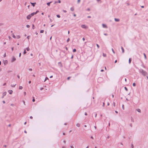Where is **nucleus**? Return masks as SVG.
I'll return each instance as SVG.
<instances>
[{"instance_id": "obj_22", "label": "nucleus", "mask_w": 148, "mask_h": 148, "mask_svg": "<svg viewBox=\"0 0 148 148\" xmlns=\"http://www.w3.org/2000/svg\"><path fill=\"white\" fill-rule=\"evenodd\" d=\"M23 87L22 86H19V89L21 90L23 89Z\"/></svg>"}, {"instance_id": "obj_3", "label": "nucleus", "mask_w": 148, "mask_h": 148, "mask_svg": "<svg viewBox=\"0 0 148 148\" xmlns=\"http://www.w3.org/2000/svg\"><path fill=\"white\" fill-rule=\"evenodd\" d=\"M81 27L84 29H86L87 28V27L84 25H81Z\"/></svg>"}, {"instance_id": "obj_12", "label": "nucleus", "mask_w": 148, "mask_h": 148, "mask_svg": "<svg viewBox=\"0 0 148 148\" xmlns=\"http://www.w3.org/2000/svg\"><path fill=\"white\" fill-rule=\"evenodd\" d=\"M51 3L52 1H50L49 2L47 3V4L48 6H49L50 5V4Z\"/></svg>"}, {"instance_id": "obj_9", "label": "nucleus", "mask_w": 148, "mask_h": 148, "mask_svg": "<svg viewBox=\"0 0 148 148\" xmlns=\"http://www.w3.org/2000/svg\"><path fill=\"white\" fill-rule=\"evenodd\" d=\"M121 49L122 51V53H124V50L123 47H121Z\"/></svg>"}, {"instance_id": "obj_10", "label": "nucleus", "mask_w": 148, "mask_h": 148, "mask_svg": "<svg viewBox=\"0 0 148 148\" xmlns=\"http://www.w3.org/2000/svg\"><path fill=\"white\" fill-rule=\"evenodd\" d=\"M136 110L138 112H141V110H140V109H139V108L137 109H136Z\"/></svg>"}, {"instance_id": "obj_58", "label": "nucleus", "mask_w": 148, "mask_h": 148, "mask_svg": "<svg viewBox=\"0 0 148 148\" xmlns=\"http://www.w3.org/2000/svg\"><path fill=\"white\" fill-rule=\"evenodd\" d=\"M57 3V2L56 1H55L54 3V4H55L56 3Z\"/></svg>"}, {"instance_id": "obj_33", "label": "nucleus", "mask_w": 148, "mask_h": 148, "mask_svg": "<svg viewBox=\"0 0 148 148\" xmlns=\"http://www.w3.org/2000/svg\"><path fill=\"white\" fill-rule=\"evenodd\" d=\"M12 37L14 38H16V36L14 34H13Z\"/></svg>"}, {"instance_id": "obj_52", "label": "nucleus", "mask_w": 148, "mask_h": 148, "mask_svg": "<svg viewBox=\"0 0 148 148\" xmlns=\"http://www.w3.org/2000/svg\"><path fill=\"white\" fill-rule=\"evenodd\" d=\"M87 10H88V11H89L90 10V9L89 8H88L87 9Z\"/></svg>"}, {"instance_id": "obj_62", "label": "nucleus", "mask_w": 148, "mask_h": 148, "mask_svg": "<svg viewBox=\"0 0 148 148\" xmlns=\"http://www.w3.org/2000/svg\"><path fill=\"white\" fill-rule=\"evenodd\" d=\"M30 118L31 119H33V117H32V116H30Z\"/></svg>"}, {"instance_id": "obj_44", "label": "nucleus", "mask_w": 148, "mask_h": 148, "mask_svg": "<svg viewBox=\"0 0 148 148\" xmlns=\"http://www.w3.org/2000/svg\"><path fill=\"white\" fill-rule=\"evenodd\" d=\"M44 89V88H40V90H43Z\"/></svg>"}, {"instance_id": "obj_53", "label": "nucleus", "mask_w": 148, "mask_h": 148, "mask_svg": "<svg viewBox=\"0 0 148 148\" xmlns=\"http://www.w3.org/2000/svg\"><path fill=\"white\" fill-rule=\"evenodd\" d=\"M73 16H75V17L76 16V14H73Z\"/></svg>"}, {"instance_id": "obj_63", "label": "nucleus", "mask_w": 148, "mask_h": 148, "mask_svg": "<svg viewBox=\"0 0 148 148\" xmlns=\"http://www.w3.org/2000/svg\"><path fill=\"white\" fill-rule=\"evenodd\" d=\"M62 148H65V147L64 146H62Z\"/></svg>"}, {"instance_id": "obj_14", "label": "nucleus", "mask_w": 148, "mask_h": 148, "mask_svg": "<svg viewBox=\"0 0 148 148\" xmlns=\"http://www.w3.org/2000/svg\"><path fill=\"white\" fill-rule=\"evenodd\" d=\"M58 64H59V65L61 67H62V63H61V62H59L58 63Z\"/></svg>"}, {"instance_id": "obj_16", "label": "nucleus", "mask_w": 148, "mask_h": 148, "mask_svg": "<svg viewBox=\"0 0 148 148\" xmlns=\"http://www.w3.org/2000/svg\"><path fill=\"white\" fill-rule=\"evenodd\" d=\"M143 55H144V57H145V59H147V57H146V55L145 53H143Z\"/></svg>"}, {"instance_id": "obj_8", "label": "nucleus", "mask_w": 148, "mask_h": 148, "mask_svg": "<svg viewBox=\"0 0 148 148\" xmlns=\"http://www.w3.org/2000/svg\"><path fill=\"white\" fill-rule=\"evenodd\" d=\"M6 93L7 92H3V96H5L6 94Z\"/></svg>"}, {"instance_id": "obj_59", "label": "nucleus", "mask_w": 148, "mask_h": 148, "mask_svg": "<svg viewBox=\"0 0 148 148\" xmlns=\"http://www.w3.org/2000/svg\"><path fill=\"white\" fill-rule=\"evenodd\" d=\"M27 38L28 39H29V36H28L27 37Z\"/></svg>"}, {"instance_id": "obj_5", "label": "nucleus", "mask_w": 148, "mask_h": 148, "mask_svg": "<svg viewBox=\"0 0 148 148\" xmlns=\"http://www.w3.org/2000/svg\"><path fill=\"white\" fill-rule=\"evenodd\" d=\"M8 92L10 94H12L13 92V91L12 90H9Z\"/></svg>"}, {"instance_id": "obj_11", "label": "nucleus", "mask_w": 148, "mask_h": 148, "mask_svg": "<svg viewBox=\"0 0 148 148\" xmlns=\"http://www.w3.org/2000/svg\"><path fill=\"white\" fill-rule=\"evenodd\" d=\"M131 61H132V59L131 58H130L129 60V64H130L131 63Z\"/></svg>"}, {"instance_id": "obj_27", "label": "nucleus", "mask_w": 148, "mask_h": 148, "mask_svg": "<svg viewBox=\"0 0 148 148\" xmlns=\"http://www.w3.org/2000/svg\"><path fill=\"white\" fill-rule=\"evenodd\" d=\"M76 49H74L73 50V52H75L76 51Z\"/></svg>"}, {"instance_id": "obj_56", "label": "nucleus", "mask_w": 148, "mask_h": 148, "mask_svg": "<svg viewBox=\"0 0 148 148\" xmlns=\"http://www.w3.org/2000/svg\"><path fill=\"white\" fill-rule=\"evenodd\" d=\"M13 49H14V47H12V51H13Z\"/></svg>"}, {"instance_id": "obj_32", "label": "nucleus", "mask_w": 148, "mask_h": 148, "mask_svg": "<svg viewBox=\"0 0 148 148\" xmlns=\"http://www.w3.org/2000/svg\"><path fill=\"white\" fill-rule=\"evenodd\" d=\"M124 88H125V90L126 91H127L128 89H127V88H126V87H124Z\"/></svg>"}, {"instance_id": "obj_28", "label": "nucleus", "mask_w": 148, "mask_h": 148, "mask_svg": "<svg viewBox=\"0 0 148 148\" xmlns=\"http://www.w3.org/2000/svg\"><path fill=\"white\" fill-rule=\"evenodd\" d=\"M44 32V30H41L40 31V33H43Z\"/></svg>"}, {"instance_id": "obj_7", "label": "nucleus", "mask_w": 148, "mask_h": 148, "mask_svg": "<svg viewBox=\"0 0 148 148\" xmlns=\"http://www.w3.org/2000/svg\"><path fill=\"white\" fill-rule=\"evenodd\" d=\"M102 25L103 27L105 28H107V26L106 25H105L104 24H102Z\"/></svg>"}, {"instance_id": "obj_57", "label": "nucleus", "mask_w": 148, "mask_h": 148, "mask_svg": "<svg viewBox=\"0 0 148 148\" xmlns=\"http://www.w3.org/2000/svg\"><path fill=\"white\" fill-rule=\"evenodd\" d=\"M82 40H83L84 41V40H85V38H82Z\"/></svg>"}, {"instance_id": "obj_36", "label": "nucleus", "mask_w": 148, "mask_h": 148, "mask_svg": "<svg viewBox=\"0 0 148 148\" xmlns=\"http://www.w3.org/2000/svg\"><path fill=\"white\" fill-rule=\"evenodd\" d=\"M133 86H136V84L135 83H134L133 84Z\"/></svg>"}, {"instance_id": "obj_18", "label": "nucleus", "mask_w": 148, "mask_h": 148, "mask_svg": "<svg viewBox=\"0 0 148 148\" xmlns=\"http://www.w3.org/2000/svg\"><path fill=\"white\" fill-rule=\"evenodd\" d=\"M106 54H105V53H103V56L104 57H106Z\"/></svg>"}, {"instance_id": "obj_60", "label": "nucleus", "mask_w": 148, "mask_h": 148, "mask_svg": "<svg viewBox=\"0 0 148 148\" xmlns=\"http://www.w3.org/2000/svg\"><path fill=\"white\" fill-rule=\"evenodd\" d=\"M17 77L19 79L20 78V77L19 75H17Z\"/></svg>"}, {"instance_id": "obj_21", "label": "nucleus", "mask_w": 148, "mask_h": 148, "mask_svg": "<svg viewBox=\"0 0 148 148\" xmlns=\"http://www.w3.org/2000/svg\"><path fill=\"white\" fill-rule=\"evenodd\" d=\"M70 10L71 11H73L74 10V8L73 7H71L70 8Z\"/></svg>"}, {"instance_id": "obj_64", "label": "nucleus", "mask_w": 148, "mask_h": 148, "mask_svg": "<svg viewBox=\"0 0 148 148\" xmlns=\"http://www.w3.org/2000/svg\"><path fill=\"white\" fill-rule=\"evenodd\" d=\"M24 94L25 95H26V92H24Z\"/></svg>"}, {"instance_id": "obj_47", "label": "nucleus", "mask_w": 148, "mask_h": 148, "mask_svg": "<svg viewBox=\"0 0 148 148\" xmlns=\"http://www.w3.org/2000/svg\"><path fill=\"white\" fill-rule=\"evenodd\" d=\"M80 0H77V3H79L80 2Z\"/></svg>"}, {"instance_id": "obj_43", "label": "nucleus", "mask_w": 148, "mask_h": 148, "mask_svg": "<svg viewBox=\"0 0 148 148\" xmlns=\"http://www.w3.org/2000/svg\"><path fill=\"white\" fill-rule=\"evenodd\" d=\"M29 71H32V69L30 68V69H29Z\"/></svg>"}, {"instance_id": "obj_29", "label": "nucleus", "mask_w": 148, "mask_h": 148, "mask_svg": "<svg viewBox=\"0 0 148 148\" xmlns=\"http://www.w3.org/2000/svg\"><path fill=\"white\" fill-rule=\"evenodd\" d=\"M69 40H70V38H68L66 40V41L67 42H68L69 41Z\"/></svg>"}, {"instance_id": "obj_49", "label": "nucleus", "mask_w": 148, "mask_h": 148, "mask_svg": "<svg viewBox=\"0 0 148 148\" xmlns=\"http://www.w3.org/2000/svg\"><path fill=\"white\" fill-rule=\"evenodd\" d=\"M85 115H87V113L86 112H85Z\"/></svg>"}, {"instance_id": "obj_23", "label": "nucleus", "mask_w": 148, "mask_h": 148, "mask_svg": "<svg viewBox=\"0 0 148 148\" xmlns=\"http://www.w3.org/2000/svg\"><path fill=\"white\" fill-rule=\"evenodd\" d=\"M26 53V49H25V50H24V52H23V54H25Z\"/></svg>"}, {"instance_id": "obj_2", "label": "nucleus", "mask_w": 148, "mask_h": 148, "mask_svg": "<svg viewBox=\"0 0 148 148\" xmlns=\"http://www.w3.org/2000/svg\"><path fill=\"white\" fill-rule=\"evenodd\" d=\"M16 58H15L14 57H12V59L11 60V62H13L15 60H16Z\"/></svg>"}, {"instance_id": "obj_39", "label": "nucleus", "mask_w": 148, "mask_h": 148, "mask_svg": "<svg viewBox=\"0 0 148 148\" xmlns=\"http://www.w3.org/2000/svg\"><path fill=\"white\" fill-rule=\"evenodd\" d=\"M38 12V11H37L36 12H34V14H36Z\"/></svg>"}, {"instance_id": "obj_1", "label": "nucleus", "mask_w": 148, "mask_h": 148, "mask_svg": "<svg viewBox=\"0 0 148 148\" xmlns=\"http://www.w3.org/2000/svg\"><path fill=\"white\" fill-rule=\"evenodd\" d=\"M139 72L144 76L146 75L147 74V73L146 71H145L142 69H140L139 70Z\"/></svg>"}, {"instance_id": "obj_51", "label": "nucleus", "mask_w": 148, "mask_h": 148, "mask_svg": "<svg viewBox=\"0 0 148 148\" xmlns=\"http://www.w3.org/2000/svg\"><path fill=\"white\" fill-rule=\"evenodd\" d=\"M70 77H68L67 78V79L68 80H69L70 78Z\"/></svg>"}, {"instance_id": "obj_17", "label": "nucleus", "mask_w": 148, "mask_h": 148, "mask_svg": "<svg viewBox=\"0 0 148 148\" xmlns=\"http://www.w3.org/2000/svg\"><path fill=\"white\" fill-rule=\"evenodd\" d=\"M131 121L132 122H134V120L132 117H131Z\"/></svg>"}, {"instance_id": "obj_20", "label": "nucleus", "mask_w": 148, "mask_h": 148, "mask_svg": "<svg viewBox=\"0 0 148 148\" xmlns=\"http://www.w3.org/2000/svg\"><path fill=\"white\" fill-rule=\"evenodd\" d=\"M30 14L31 16H34L35 14H34V12H33L31 14Z\"/></svg>"}, {"instance_id": "obj_19", "label": "nucleus", "mask_w": 148, "mask_h": 148, "mask_svg": "<svg viewBox=\"0 0 148 148\" xmlns=\"http://www.w3.org/2000/svg\"><path fill=\"white\" fill-rule=\"evenodd\" d=\"M76 126L77 127H79L80 126V124L79 123H77L76 124Z\"/></svg>"}, {"instance_id": "obj_31", "label": "nucleus", "mask_w": 148, "mask_h": 148, "mask_svg": "<svg viewBox=\"0 0 148 148\" xmlns=\"http://www.w3.org/2000/svg\"><path fill=\"white\" fill-rule=\"evenodd\" d=\"M112 51L113 53L114 54V53H115V52H114V49H113L112 48Z\"/></svg>"}, {"instance_id": "obj_48", "label": "nucleus", "mask_w": 148, "mask_h": 148, "mask_svg": "<svg viewBox=\"0 0 148 148\" xmlns=\"http://www.w3.org/2000/svg\"><path fill=\"white\" fill-rule=\"evenodd\" d=\"M104 105H105V103L104 102H103V107L104 106Z\"/></svg>"}, {"instance_id": "obj_38", "label": "nucleus", "mask_w": 148, "mask_h": 148, "mask_svg": "<svg viewBox=\"0 0 148 148\" xmlns=\"http://www.w3.org/2000/svg\"><path fill=\"white\" fill-rule=\"evenodd\" d=\"M35 28V27L34 26V25H32V29H34Z\"/></svg>"}, {"instance_id": "obj_4", "label": "nucleus", "mask_w": 148, "mask_h": 148, "mask_svg": "<svg viewBox=\"0 0 148 148\" xmlns=\"http://www.w3.org/2000/svg\"><path fill=\"white\" fill-rule=\"evenodd\" d=\"M31 16L30 15V14H29V15H28L27 16V19H30V18H31Z\"/></svg>"}, {"instance_id": "obj_41", "label": "nucleus", "mask_w": 148, "mask_h": 148, "mask_svg": "<svg viewBox=\"0 0 148 148\" xmlns=\"http://www.w3.org/2000/svg\"><path fill=\"white\" fill-rule=\"evenodd\" d=\"M49 20H50V21L51 22H52L53 21L52 20L51 18H50Z\"/></svg>"}, {"instance_id": "obj_45", "label": "nucleus", "mask_w": 148, "mask_h": 148, "mask_svg": "<svg viewBox=\"0 0 148 148\" xmlns=\"http://www.w3.org/2000/svg\"><path fill=\"white\" fill-rule=\"evenodd\" d=\"M131 148H134V146L133 145H131Z\"/></svg>"}, {"instance_id": "obj_24", "label": "nucleus", "mask_w": 148, "mask_h": 148, "mask_svg": "<svg viewBox=\"0 0 148 148\" xmlns=\"http://www.w3.org/2000/svg\"><path fill=\"white\" fill-rule=\"evenodd\" d=\"M20 38V36L19 35H18V36H16V38H17L19 39V38Z\"/></svg>"}, {"instance_id": "obj_50", "label": "nucleus", "mask_w": 148, "mask_h": 148, "mask_svg": "<svg viewBox=\"0 0 148 148\" xmlns=\"http://www.w3.org/2000/svg\"><path fill=\"white\" fill-rule=\"evenodd\" d=\"M6 56V53H5L4 54V56H4V57H5Z\"/></svg>"}, {"instance_id": "obj_25", "label": "nucleus", "mask_w": 148, "mask_h": 148, "mask_svg": "<svg viewBox=\"0 0 148 148\" xmlns=\"http://www.w3.org/2000/svg\"><path fill=\"white\" fill-rule=\"evenodd\" d=\"M26 49L27 50V51H29L30 50V49L29 48V47H27L26 48Z\"/></svg>"}, {"instance_id": "obj_37", "label": "nucleus", "mask_w": 148, "mask_h": 148, "mask_svg": "<svg viewBox=\"0 0 148 148\" xmlns=\"http://www.w3.org/2000/svg\"><path fill=\"white\" fill-rule=\"evenodd\" d=\"M33 102H34L35 101V100L34 97H33V99H32Z\"/></svg>"}, {"instance_id": "obj_42", "label": "nucleus", "mask_w": 148, "mask_h": 148, "mask_svg": "<svg viewBox=\"0 0 148 148\" xmlns=\"http://www.w3.org/2000/svg\"><path fill=\"white\" fill-rule=\"evenodd\" d=\"M63 12H65V13H66L67 12L66 11V10H63Z\"/></svg>"}, {"instance_id": "obj_15", "label": "nucleus", "mask_w": 148, "mask_h": 148, "mask_svg": "<svg viewBox=\"0 0 148 148\" xmlns=\"http://www.w3.org/2000/svg\"><path fill=\"white\" fill-rule=\"evenodd\" d=\"M16 85V84H15V85H12V84H11V86L12 87H15V86Z\"/></svg>"}, {"instance_id": "obj_40", "label": "nucleus", "mask_w": 148, "mask_h": 148, "mask_svg": "<svg viewBox=\"0 0 148 148\" xmlns=\"http://www.w3.org/2000/svg\"><path fill=\"white\" fill-rule=\"evenodd\" d=\"M70 147L71 148H74V147L72 145L70 146Z\"/></svg>"}, {"instance_id": "obj_34", "label": "nucleus", "mask_w": 148, "mask_h": 148, "mask_svg": "<svg viewBox=\"0 0 148 148\" xmlns=\"http://www.w3.org/2000/svg\"><path fill=\"white\" fill-rule=\"evenodd\" d=\"M96 45H97V47L98 48V49L99 48V45L98 44H96Z\"/></svg>"}, {"instance_id": "obj_61", "label": "nucleus", "mask_w": 148, "mask_h": 148, "mask_svg": "<svg viewBox=\"0 0 148 148\" xmlns=\"http://www.w3.org/2000/svg\"><path fill=\"white\" fill-rule=\"evenodd\" d=\"M6 85V83H4L3 84V86H5V85Z\"/></svg>"}, {"instance_id": "obj_26", "label": "nucleus", "mask_w": 148, "mask_h": 148, "mask_svg": "<svg viewBox=\"0 0 148 148\" xmlns=\"http://www.w3.org/2000/svg\"><path fill=\"white\" fill-rule=\"evenodd\" d=\"M47 79H48V78L47 77H45V80L44 81V82H45Z\"/></svg>"}, {"instance_id": "obj_35", "label": "nucleus", "mask_w": 148, "mask_h": 148, "mask_svg": "<svg viewBox=\"0 0 148 148\" xmlns=\"http://www.w3.org/2000/svg\"><path fill=\"white\" fill-rule=\"evenodd\" d=\"M26 27L27 28H29L30 27V26L28 25H26Z\"/></svg>"}, {"instance_id": "obj_13", "label": "nucleus", "mask_w": 148, "mask_h": 148, "mask_svg": "<svg viewBox=\"0 0 148 148\" xmlns=\"http://www.w3.org/2000/svg\"><path fill=\"white\" fill-rule=\"evenodd\" d=\"M31 3L32 4V5L33 6H34L36 4V3H33L31 2Z\"/></svg>"}, {"instance_id": "obj_55", "label": "nucleus", "mask_w": 148, "mask_h": 148, "mask_svg": "<svg viewBox=\"0 0 148 148\" xmlns=\"http://www.w3.org/2000/svg\"><path fill=\"white\" fill-rule=\"evenodd\" d=\"M88 18H91V16H88Z\"/></svg>"}, {"instance_id": "obj_6", "label": "nucleus", "mask_w": 148, "mask_h": 148, "mask_svg": "<svg viewBox=\"0 0 148 148\" xmlns=\"http://www.w3.org/2000/svg\"><path fill=\"white\" fill-rule=\"evenodd\" d=\"M114 19L115 21L116 22H119L120 21L119 19L118 18H114Z\"/></svg>"}, {"instance_id": "obj_30", "label": "nucleus", "mask_w": 148, "mask_h": 148, "mask_svg": "<svg viewBox=\"0 0 148 148\" xmlns=\"http://www.w3.org/2000/svg\"><path fill=\"white\" fill-rule=\"evenodd\" d=\"M56 16H57V17L58 18H59L60 17V15H59V14L57 15Z\"/></svg>"}, {"instance_id": "obj_54", "label": "nucleus", "mask_w": 148, "mask_h": 148, "mask_svg": "<svg viewBox=\"0 0 148 148\" xmlns=\"http://www.w3.org/2000/svg\"><path fill=\"white\" fill-rule=\"evenodd\" d=\"M104 71V70L103 69H101V72H103Z\"/></svg>"}, {"instance_id": "obj_46", "label": "nucleus", "mask_w": 148, "mask_h": 148, "mask_svg": "<svg viewBox=\"0 0 148 148\" xmlns=\"http://www.w3.org/2000/svg\"><path fill=\"white\" fill-rule=\"evenodd\" d=\"M58 2L60 3H61V1L60 0H58Z\"/></svg>"}]
</instances>
